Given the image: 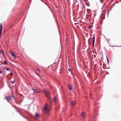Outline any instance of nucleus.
Returning a JSON list of instances; mask_svg holds the SVG:
<instances>
[{
  "label": "nucleus",
  "mask_w": 121,
  "mask_h": 121,
  "mask_svg": "<svg viewBox=\"0 0 121 121\" xmlns=\"http://www.w3.org/2000/svg\"><path fill=\"white\" fill-rule=\"evenodd\" d=\"M91 94H90V97H91Z\"/></svg>",
  "instance_id": "19"
},
{
  "label": "nucleus",
  "mask_w": 121,
  "mask_h": 121,
  "mask_svg": "<svg viewBox=\"0 0 121 121\" xmlns=\"http://www.w3.org/2000/svg\"><path fill=\"white\" fill-rule=\"evenodd\" d=\"M104 0H100V2L102 3H103V1Z\"/></svg>",
  "instance_id": "17"
},
{
  "label": "nucleus",
  "mask_w": 121,
  "mask_h": 121,
  "mask_svg": "<svg viewBox=\"0 0 121 121\" xmlns=\"http://www.w3.org/2000/svg\"><path fill=\"white\" fill-rule=\"evenodd\" d=\"M81 116L83 118H84L85 116V113L84 112H82L81 113Z\"/></svg>",
  "instance_id": "7"
},
{
  "label": "nucleus",
  "mask_w": 121,
  "mask_h": 121,
  "mask_svg": "<svg viewBox=\"0 0 121 121\" xmlns=\"http://www.w3.org/2000/svg\"><path fill=\"white\" fill-rule=\"evenodd\" d=\"M13 97V95L12 94L11 95H9L5 97V98L9 102L11 100L12 98Z\"/></svg>",
  "instance_id": "3"
},
{
  "label": "nucleus",
  "mask_w": 121,
  "mask_h": 121,
  "mask_svg": "<svg viewBox=\"0 0 121 121\" xmlns=\"http://www.w3.org/2000/svg\"><path fill=\"white\" fill-rule=\"evenodd\" d=\"M50 104H52V102L51 101H50Z\"/></svg>",
  "instance_id": "21"
},
{
  "label": "nucleus",
  "mask_w": 121,
  "mask_h": 121,
  "mask_svg": "<svg viewBox=\"0 0 121 121\" xmlns=\"http://www.w3.org/2000/svg\"><path fill=\"white\" fill-rule=\"evenodd\" d=\"M57 99L55 97L54 98V101L55 102H56L57 101Z\"/></svg>",
  "instance_id": "12"
},
{
  "label": "nucleus",
  "mask_w": 121,
  "mask_h": 121,
  "mask_svg": "<svg viewBox=\"0 0 121 121\" xmlns=\"http://www.w3.org/2000/svg\"><path fill=\"white\" fill-rule=\"evenodd\" d=\"M70 103L71 105L73 106L75 105V102L73 101H70Z\"/></svg>",
  "instance_id": "10"
},
{
  "label": "nucleus",
  "mask_w": 121,
  "mask_h": 121,
  "mask_svg": "<svg viewBox=\"0 0 121 121\" xmlns=\"http://www.w3.org/2000/svg\"><path fill=\"white\" fill-rule=\"evenodd\" d=\"M2 71L1 70H0V73H2Z\"/></svg>",
  "instance_id": "20"
},
{
  "label": "nucleus",
  "mask_w": 121,
  "mask_h": 121,
  "mask_svg": "<svg viewBox=\"0 0 121 121\" xmlns=\"http://www.w3.org/2000/svg\"><path fill=\"white\" fill-rule=\"evenodd\" d=\"M44 92L45 93L46 96L49 99H50V93L48 91L44 90Z\"/></svg>",
  "instance_id": "2"
},
{
  "label": "nucleus",
  "mask_w": 121,
  "mask_h": 121,
  "mask_svg": "<svg viewBox=\"0 0 121 121\" xmlns=\"http://www.w3.org/2000/svg\"><path fill=\"white\" fill-rule=\"evenodd\" d=\"M1 51H2L3 53L4 54V52H3V50H1Z\"/></svg>",
  "instance_id": "18"
},
{
  "label": "nucleus",
  "mask_w": 121,
  "mask_h": 121,
  "mask_svg": "<svg viewBox=\"0 0 121 121\" xmlns=\"http://www.w3.org/2000/svg\"><path fill=\"white\" fill-rule=\"evenodd\" d=\"M50 109V108L48 106V104H46L44 106L43 112L45 114H47L49 112Z\"/></svg>",
  "instance_id": "1"
},
{
  "label": "nucleus",
  "mask_w": 121,
  "mask_h": 121,
  "mask_svg": "<svg viewBox=\"0 0 121 121\" xmlns=\"http://www.w3.org/2000/svg\"><path fill=\"white\" fill-rule=\"evenodd\" d=\"M9 52L13 57L14 58H15L16 57L15 55L13 53V52L9 51Z\"/></svg>",
  "instance_id": "5"
},
{
  "label": "nucleus",
  "mask_w": 121,
  "mask_h": 121,
  "mask_svg": "<svg viewBox=\"0 0 121 121\" xmlns=\"http://www.w3.org/2000/svg\"><path fill=\"white\" fill-rule=\"evenodd\" d=\"M33 90V91L35 93H38L39 92V91L38 90L36 89H34L32 88Z\"/></svg>",
  "instance_id": "8"
},
{
  "label": "nucleus",
  "mask_w": 121,
  "mask_h": 121,
  "mask_svg": "<svg viewBox=\"0 0 121 121\" xmlns=\"http://www.w3.org/2000/svg\"><path fill=\"white\" fill-rule=\"evenodd\" d=\"M4 63L6 64H7V62L6 61H4L3 62Z\"/></svg>",
  "instance_id": "15"
},
{
  "label": "nucleus",
  "mask_w": 121,
  "mask_h": 121,
  "mask_svg": "<svg viewBox=\"0 0 121 121\" xmlns=\"http://www.w3.org/2000/svg\"><path fill=\"white\" fill-rule=\"evenodd\" d=\"M107 60L108 61V59L107 58Z\"/></svg>",
  "instance_id": "24"
},
{
  "label": "nucleus",
  "mask_w": 121,
  "mask_h": 121,
  "mask_svg": "<svg viewBox=\"0 0 121 121\" xmlns=\"http://www.w3.org/2000/svg\"><path fill=\"white\" fill-rule=\"evenodd\" d=\"M92 40L93 42V44L94 45V44L95 40V37L94 36L92 38Z\"/></svg>",
  "instance_id": "11"
},
{
  "label": "nucleus",
  "mask_w": 121,
  "mask_h": 121,
  "mask_svg": "<svg viewBox=\"0 0 121 121\" xmlns=\"http://www.w3.org/2000/svg\"><path fill=\"white\" fill-rule=\"evenodd\" d=\"M13 83H14V81H13Z\"/></svg>",
  "instance_id": "23"
},
{
  "label": "nucleus",
  "mask_w": 121,
  "mask_h": 121,
  "mask_svg": "<svg viewBox=\"0 0 121 121\" xmlns=\"http://www.w3.org/2000/svg\"><path fill=\"white\" fill-rule=\"evenodd\" d=\"M68 87L70 91H71L72 90V86L70 85H69L68 86Z\"/></svg>",
  "instance_id": "9"
},
{
  "label": "nucleus",
  "mask_w": 121,
  "mask_h": 121,
  "mask_svg": "<svg viewBox=\"0 0 121 121\" xmlns=\"http://www.w3.org/2000/svg\"><path fill=\"white\" fill-rule=\"evenodd\" d=\"M2 24H0V38L1 37L2 34Z\"/></svg>",
  "instance_id": "4"
},
{
  "label": "nucleus",
  "mask_w": 121,
  "mask_h": 121,
  "mask_svg": "<svg viewBox=\"0 0 121 121\" xmlns=\"http://www.w3.org/2000/svg\"><path fill=\"white\" fill-rule=\"evenodd\" d=\"M37 69L38 71L39 72H40L41 71L39 69V68H37Z\"/></svg>",
  "instance_id": "14"
},
{
  "label": "nucleus",
  "mask_w": 121,
  "mask_h": 121,
  "mask_svg": "<svg viewBox=\"0 0 121 121\" xmlns=\"http://www.w3.org/2000/svg\"><path fill=\"white\" fill-rule=\"evenodd\" d=\"M95 54H93L92 55V57H94V58H95Z\"/></svg>",
  "instance_id": "13"
},
{
  "label": "nucleus",
  "mask_w": 121,
  "mask_h": 121,
  "mask_svg": "<svg viewBox=\"0 0 121 121\" xmlns=\"http://www.w3.org/2000/svg\"><path fill=\"white\" fill-rule=\"evenodd\" d=\"M39 115L37 112H36L35 116L34 117L36 119H37L38 118H39Z\"/></svg>",
  "instance_id": "6"
},
{
  "label": "nucleus",
  "mask_w": 121,
  "mask_h": 121,
  "mask_svg": "<svg viewBox=\"0 0 121 121\" xmlns=\"http://www.w3.org/2000/svg\"><path fill=\"white\" fill-rule=\"evenodd\" d=\"M6 70H7V71H8L9 70V69L8 68H6Z\"/></svg>",
  "instance_id": "16"
},
{
  "label": "nucleus",
  "mask_w": 121,
  "mask_h": 121,
  "mask_svg": "<svg viewBox=\"0 0 121 121\" xmlns=\"http://www.w3.org/2000/svg\"><path fill=\"white\" fill-rule=\"evenodd\" d=\"M68 70L69 71H70V69H68Z\"/></svg>",
  "instance_id": "22"
}]
</instances>
